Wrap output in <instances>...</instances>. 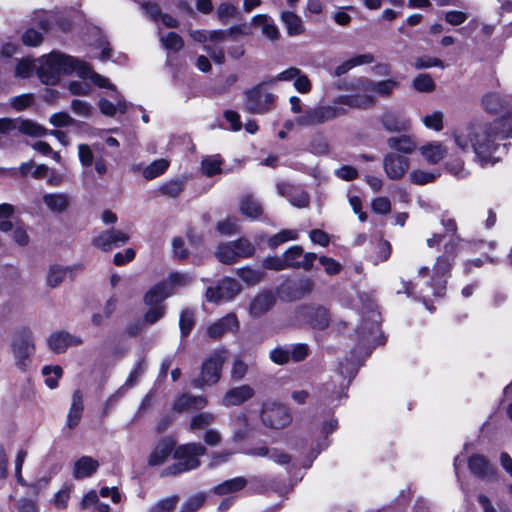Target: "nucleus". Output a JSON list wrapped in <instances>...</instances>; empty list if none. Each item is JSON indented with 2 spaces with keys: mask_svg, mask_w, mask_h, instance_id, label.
<instances>
[{
  "mask_svg": "<svg viewBox=\"0 0 512 512\" xmlns=\"http://www.w3.org/2000/svg\"><path fill=\"white\" fill-rule=\"evenodd\" d=\"M512 137V112L492 122H473L456 129L453 140L462 151L472 149L481 166L493 165L500 142Z\"/></svg>",
  "mask_w": 512,
  "mask_h": 512,
  "instance_id": "nucleus-1",
  "label": "nucleus"
},
{
  "mask_svg": "<svg viewBox=\"0 0 512 512\" xmlns=\"http://www.w3.org/2000/svg\"><path fill=\"white\" fill-rule=\"evenodd\" d=\"M374 97L369 94L340 95L332 100L331 105H322L307 109L296 118L300 127H310L332 121L346 115L349 108L367 109L375 104Z\"/></svg>",
  "mask_w": 512,
  "mask_h": 512,
  "instance_id": "nucleus-2",
  "label": "nucleus"
},
{
  "mask_svg": "<svg viewBox=\"0 0 512 512\" xmlns=\"http://www.w3.org/2000/svg\"><path fill=\"white\" fill-rule=\"evenodd\" d=\"M74 72L85 79L90 73V65L58 51H52L39 59L37 75L43 84L55 85L61 75H70Z\"/></svg>",
  "mask_w": 512,
  "mask_h": 512,
  "instance_id": "nucleus-3",
  "label": "nucleus"
},
{
  "mask_svg": "<svg viewBox=\"0 0 512 512\" xmlns=\"http://www.w3.org/2000/svg\"><path fill=\"white\" fill-rule=\"evenodd\" d=\"M206 452V447L201 443L192 442L180 445L174 451V458L177 462L168 466L162 475H178L198 468L201 464L198 458L204 456Z\"/></svg>",
  "mask_w": 512,
  "mask_h": 512,
  "instance_id": "nucleus-4",
  "label": "nucleus"
},
{
  "mask_svg": "<svg viewBox=\"0 0 512 512\" xmlns=\"http://www.w3.org/2000/svg\"><path fill=\"white\" fill-rule=\"evenodd\" d=\"M459 237L451 239L444 246V253L436 258L433 266V275L429 282L433 293L436 296H442L446 290V280L444 276L451 270L454 258L459 245Z\"/></svg>",
  "mask_w": 512,
  "mask_h": 512,
  "instance_id": "nucleus-5",
  "label": "nucleus"
},
{
  "mask_svg": "<svg viewBox=\"0 0 512 512\" xmlns=\"http://www.w3.org/2000/svg\"><path fill=\"white\" fill-rule=\"evenodd\" d=\"M265 80L244 91L245 109L252 114H265L273 109L276 96L267 91Z\"/></svg>",
  "mask_w": 512,
  "mask_h": 512,
  "instance_id": "nucleus-6",
  "label": "nucleus"
},
{
  "mask_svg": "<svg viewBox=\"0 0 512 512\" xmlns=\"http://www.w3.org/2000/svg\"><path fill=\"white\" fill-rule=\"evenodd\" d=\"M227 350L213 351L202 363L200 376L194 379L192 384L196 388L212 386L221 378L222 368L227 359Z\"/></svg>",
  "mask_w": 512,
  "mask_h": 512,
  "instance_id": "nucleus-7",
  "label": "nucleus"
},
{
  "mask_svg": "<svg viewBox=\"0 0 512 512\" xmlns=\"http://www.w3.org/2000/svg\"><path fill=\"white\" fill-rule=\"evenodd\" d=\"M11 350L16 367L26 372L32 364V356L35 353L32 333L29 330L18 332L12 340Z\"/></svg>",
  "mask_w": 512,
  "mask_h": 512,
  "instance_id": "nucleus-8",
  "label": "nucleus"
},
{
  "mask_svg": "<svg viewBox=\"0 0 512 512\" xmlns=\"http://www.w3.org/2000/svg\"><path fill=\"white\" fill-rule=\"evenodd\" d=\"M260 420L269 429H283L292 422L288 408L275 401H265L260 410Z\"/></svg>",
  "mask_w": 512,
  "mask_h": 512,
  "instance_id": "nucleus-9",
  "label": "nucleus"
},
{
  "mask_svg": "<svg viewBox=\"0 0 512 512\" xmlns=\"http://www.w3.org/2000/svg\"><path fill=\"white\" fill-rule=\"evenodd\" d=\"M22 133L32 137H41L48 133L47 129L31 120L20 118H0V146L3 138Z\"/></svg>",
  "mask_w": 512,
  "mask_h": 512,
  "instance_id": "nucleus-10",
  "label": "nucleus"
},
{
  "mask_svg": "<svg viewBox=\"0 0 512 512\" xmlns=\"http://www.w3.org/2000/svg\"><path fill=\"white\" fill-rule=\"evenodd\" d=\"M381 315L373 302H369L365 306V311L362 315L361 324L357 329V334L360 338L369 344H379L377 335L380 330Z\"/></svg>",
  "mask_w": 512,
  "mask_h": 512,
  "instance_id": "nucleus-11",
  "label": "nucleus"
},
{
  "mask_svg": "<svg viewBox=\"0 0 512 512\" xmlns=\"http://www.w3.org/2000/svg\"><path fill=\"white\" fill-rule=\"evenodd\" d=\"M399 83L393 79H386L381 81H373L370 79H357L355 82L351 83L349 87L346 89L351 90H359L362 91L363 94L372 95L380 97H388L392 94V92L398 88Z\"/></svg>",
  "mask_w": 512,
  "mask_h": 512,
  "instance_id": "nucleus-12",
  "label": "nucleus"
},
{
  "mask_svg": "<svg viewBox=\"0 0 512 512\" xmlns=\"http://www.w3.org/2000/svg\"><path fill=\"white\" fill-rule=\"evenodd\" d=\"M297 318L313 329L324 330L330 324L329 311L323 306H305L297 310Z\"/></svg>",
  "mask_w": 512,
  "mask_h": 512,
  "instance_id": "nucleus-13",
  "label": "nucleus"
},
{
  "mask_svg": "<svg viewBox=\"0 0 512 512\" xmlns=\"http://www.w3.org/2000/svg\"><path fill=\"white\" fill-rule=\"evenodd\" d=\"M241 291V285L232 278L223 279L216 287H209L206 299L209 302L230 301Z\"/></svg>",
  "mask_w": 512,
  "mask_h": 512,
  "instance_id": "nucleus-14",
  "label": "nucleus"
},
{
  "mask_svg": "<svg viewBox=\"0 0 512 512\" xmlns=\"http://www.w3.org/2000/svg\"><path fill=\"white\" fill-rule=\"evenodd\" d=\"M129 240L128 233L112 228L101 232L93 239L92 244L103 251H110L114 247L125 245Z\"/></svg>",
  "mask_w": 512,
  "mask_h": 512,
  "instance_id": "nucleus-15",
  "label": "nucleus"
},
{
  "mask_svg": "<svg viewBox=\"0 0 512 512\" xmlns=\"http://www.w3.org/2000/svg\"><path fill=\"white\" fill-rule=\"evenodd\" d=\"M383 167L386 175L393 180L401 179L410 167V161L407 157L388 153L383 159Z\"/></svg>",
  "mask_w": 512,
  "mask_h": 512,
  "instance_id": "nucleus-16",
  "label": "nucleus"
},
{
  "mask_svg": "<svg viewBox=\"0 0 512 512\" xmlns=\"http://www.w3.org/2000/svg\"><path fill=\"white\" fill-rule=\"evenodd\" d=\"M82 342L81 337L66 331L54 332L47 339L49 349L57 354L64 353L71 346H79Z\"/></svg>",
  "mask_w": 512,
  "mask_h": 512,
  "instance_id": "nucleus-17",
  "label": "nucleus"
},
{
  "mask_svg": "<svg viewBox=\"0 0 512 512\" xmlns=\"http://www.w3.org/2000/svg\"><path fill=\"white\" fill-rule=\"evenodd\" d=\"M175 449V441L172 438H162L155 444L150 452L147 459L148 465L159 466L164 464Z\"/></svg>",
  "mask_w": 512,
  "mask_h": 512,
  "instance_id": "nucleus-18",
  "label": "nucleus"
},
{
  "mask_svg": "<svg viewBox=\"0 0 512 512\" xmlns=\"http://www.w3.org/2000/svg\"><path fill=\"white\" fill-rule=\"evenodd\" d=\"M239 328V321L234 313H229L207 328V334L211 338H220L226 333L236 332Z\"/></svg>",
  "mask_w": 512,
  "mask_h": 512,
  "instance_id": "nucleus-19",
  "label": "nucleus"
},
{
  "mask_svg": "<svg viewBox=\"0 0 512 512\" xmlns=\"http://www.w3.org/2000/svg\"><path fill=\"white\" fill-rule=\"evenodd\" d=\"M468 466L471 473L482 479H491L496 476L495 467L489 460L480 454L471 456L468 460Z\"/></svg>",
  "mask_w": 512,
  "mask_h": 512,
  "instance_id": "nucleus-20",
  "label": "nucleus"
},
{
  "mask_svg": "<svg viewBox=\"0 0 512 512\" xmlns=\"http://www.w3.org/2000/svg\"><path fill=\"white\" fill-rule=\"evenodd\" d=\"M276 298L271 291H264L257 294L249 306V313L252 317L258 318L267 313L275 304Z\"/></svg>",
  "mask_w": 512,
  "mask_h": 512,
  "instance_id": "nucleus-21",
  "label": "nucleus"
},
{
  "mask_svg": "<svg viewBox=\"0 0 512 512\" xmlns=\"http://www.w3.org/2000/svg\"><path fill=\"white\" fill-rule=\"evenodd\" d=\"M253 395L254 390L249 385L235 387L225 393L222 405L226 407L240 405L252 398Z\"/></svg>",
  "mask_w": 512,
  "mask_h": 512,
  "instance_id": "nucleus-22",
  "label": "nucleus"
},
{
  "mask_svg": "<svg viewBox=\"0 0 512 512\" xmlns=\"http://www.w3.org/2000/svg\"><path fill=\"white\" fill-rule=\"evenodd\" d=\"M207 405L205 396H193L190 394H182L176 398L173 408L178 412L188 410H202Z\"/></svg>",
  "mask_w": 512,
  "mask_h": 512,
  "instance_id": "nucleus-23",
  "label": "nucleus"
},
{
  "mask_svg": "<svg viewBox=\"0 0 512 512\" xmlns=\"http://www.w3.org/2000/svg\"><path fill=\"white\" fill-rule=\"evenodd\" d=\"M99 468V462L91 456H82L79 458L73 468L75 479H84L91 477Z\"/></svg>",
  "mask_w": 512,
  "mask_h": 512,
  "instance_id": "nucleus-24",
  "label": "nucleus"
},
{
  "mask_svg": "<svg viewBox=\"0 0 512 512\" xmlns=\"http://www.w3.org/2000/svg\"><path fill=\"white\" fill-rule=\"evenodd\" d=\"M381 123L389 132H405L410 128V121L394 112H386L381 117Z\"/></svg>",
  "mask_w": 512,
  "mask_h": 512,
  "instance_id": "nucleus-25",
  "label": "nucleus"
},
{
  "mask_svg": "<svg viewBox=\"0 0 512 512\" xmlns=\"http://www.w3.org/2000/svg\"><path fill=\"white\" fill-rule=\"evenodd\" d=\"M251 23L261 29L262 34L271 41L278 40L280 32L271 18L265 14H258L252 18Z\"/></svg>",
  "mask_w": 512,
  "mask_h": 512,
  "instance_id": "nucleus-26",
  "label": "nucleus"
},
{
  "mask_svg": "<svg viewBox=\"0 0 512 512\" xmlns=\"http://www.w3.org/2000/svg\"><path fill=\"white\" fill-rule=\"evenodd\" d=\"M173 293L168 282H160L154 285L144 297L147 305H160L167 297Z\"/></svg>",
  "mask_w": 512,
  "mask_h": 512,
  "instance_id": "nucleus-27",
  "label": "nucleus"
},
{
  "mask_svg": "<svg viewBox=\"0 0 512 512\" xmlns=\"http://www.w3.org/2000/svg\"><path fill=\"white\" fill-rule=\"evenodd\" d=\"M83 396L80 390H75L72 395V403L67 415V426L70 429L75 428L82 417L83 413Z\"/></svg>",
  "mask_w": 512,
  "mask_h": 512,
  "instance_id": "nucleus-28",
  "label": "nucleus"
},
{
  "mask_svg": "<svg viewBox=\"0 0 512 512\" xmlns=\"http://www.w3.org/2000/svg\"><path fill=\"white\" fill-rule=\"evenodd\" d=\"M387 145L390 149L403 154H411L417 148V142L410 135H401L387 139Z\"/></svg>",
  "mask_w": 512,
  "mask_h": 512,
  "instance_id": "nucleus-29",
  "label": "nucleus"
},
{
  "mask_svg": "<svg viewBox=\"0 0 512 512\" xmlns=\"http://www.w3.org/2000/svg\"><path fill=\"white\" fill-rule=\"evenodd\" d=\"M43 202L53 213H63L68 209L70 199L65 193H47L43 196Z\"/></svg>",
  "mask_w": 512,
  "mask_h": 512,
  "instance_id": "nucleus-30",
  "label": "nucleus"
},
{
  "mask_svg": "<svg viewBox=\"0 0 512 512\" xmlns=\"http://www.w3.org/2000/svg\"><path fill=\"white\" fill-rule=\"evenodd\" d=\"M239 211L248 218L256 219L263 213V208L254 196L247 194L240 200Z\"/></svg>",
  "mask_w": 512,
  "mask_h": 512,
  "instance_id": "nucleus-31",
  "label": "nucleus"
},
{
  "mask_svg": "<svg viewBox=\"0 0 512 512\" xmlns=\"http://www.w3.org/2000/svg\"><path fill=\"white\" fill-rule=\"evenodd\" d=\"M420 152L429 164H437L445 157L447 149L439 142H432L422 146Z\"/></svg>",
  "mask_w": 512,
  "mask_h": 512,
  "instance_id": "nucleus-32",
  "label": "nucleus"
},
{
  "mask_svg": "<svg viewBox=\"0 0 512 512\" xmlns=\"http://www.w3.org/2000/svg\"><path fill=\"white\" fill-rule=\"evenodd\" d=\"M482 105L489 113H500L510 105V101L498 93H488L483 97Z\"/></svg>",
  "mask_w": 512,
  "mask_h": 512,
  "instance_id": "nucleus-33",
  "label": "nucleus"
},
{
  "mask_svg": "<svg viewBox=\"0 0 512 512\" xmlns=\"http://www.w3.org/2000/svg\"><path fill=\"white\" fill-rule=\"evenodd\" d=\"M374 61V56L371 53L357 55L341 63L336 67L334 74L341 76L350 71L352 68L364 64H370Z\"/></svg>",
  "mask_w": 512,
  "mask_h": 512,
  "instance_id": "nucleus-34",
  "label": "nucleus"
},
{
  "mask_svg": "<svg viewBox=\"0 0 512 512\" xmlns=\"http://www.w3.org/2000/svg\"><path fill=\"white\" fill-rule=\"evenodd\" d=\"M281 20L286 26L288 35L296 36L304 32L302 20L295 13L284 11L281 13Z\"/></svg>",
  "mask_w": 512,
  "mask_h": 512,
  "instance_id": "nucleus-35",
  "label": "nucleus"
},
{
  "mask_svg": "<svg viewBox=\"0 0 512 512\" xmlns=\"http://www.w3.org/2000/svg\"><path fill=\"white\" fill-rule=\"evenodd\" d=\"M70 271V267H64L57 264L51 265L46 277L47 286H49L50 288L57 287L64 281L68 272Z\"/></svg>",
  "mask_w": 512,
  "mask_h": 512,
  "instance_id": "nucleus-36",
  "label": "nucleus"
},
{
  "mask_svg": "<svg viewBox=\"0 0 512 512\" xmlns=\"http://www.w3.org/2000/svg\"><path fill=\"white\" fill-rule=\"evenodd\" d=\"M246 484L247 481L244 477L229 479L215 487V493L218 495H225L228 493L236 492L243 489Z\"/></svg>",
  "mask_w": 512,
  "mask_h": 512,
  "instance_id": "nucleus-37",
  "label": "nucleus"
},
{
  "mask_svg": "<svg viewBox=\"0 0 512 512\" xmlns=\"http://www.w3.org/2000/svg\"><path fill=\"white\" fill-rule=\"evenodd\" d=\"M216 416L211 412H200L192 416L190 420V430L197 431L209 427L215 422Z\"/></svg>",
  "mask_w": 512,
  "mask_h": 512,
  "instance_id": "nucleus-38",
  "label": "nucleus"
},
{
  "mask_svg": "<svg viewBox=\"0 0 512 512\" xmlns=\"http://www.w3.org/2000/svg\"><path fill=\"white\" fill-rule=\"evenodd\" d=\"M217 259L224 264H232L237 261L238 256L233 242L220 244L216 252Z\"/></svg>",
  "mask_w": 512,
  "mask_h": 512,
  "instance_id": "nucleus-39",
  "label": "nucleus"
},
{
  "mask_svg": "<svg viewBox=\"0 0 512 512\" xmlns=\"http://www.w3.org/2000/svg\"><path fill=\"white\" fill-rule=\"evenodd\" d=\"M169 167V162L165 159H158L153 161L150 165H148L143 170V177L147 180H152L162 174L165 173V171Z\"/></svg>",
  "mask_w": 512,
  "mask_h": 512,
  "instance_id": "nucleus-40",
  "label": "nucleus"
},
{
  "mask_svg": "<svg viewBox=\"0 0 512 512\" xmlns=\"http://www.w3.org/2000/svg\"><path fill=\"white\" fill-rule=\"evenodd\" d=\"M195 325V313L192 309L186 308L182 310L179 319V327L181 335L186 337L192 331Z\"/></svg>",
  "mask_w": 512,
  "mask_h": 512,
  "instance_id": "nucleus-41",
  "label": "nucleus"
},
{
  "mask_svg": "<svg viewBox=\"0 0 512 512\" xmlns=\"http://www.w3.org/2000/svg\"><path fill=\"white\" fill-rule=\"evenodd\" d=\"M221 165L222 160L219 156H208L202 160L201 169L206 176L211 177L221 172Z\"/></svg>",
  "mask_w": 512,
  "mask_h": 512,
  "instance_id": "nucleus-42",
  "label": "nucleus"
},
{
  "mask_svg": "<svg viewBox=\"0 0 512 512\" xmlns=\"http://www.w3.org/2000/svg\"><path fill=\"white\" fill-rule=\"evenodd\" d=\"M37 66L33 60L29 58H23L18 61L14 75L18 78H29L33 73L37 72Z\"/></svg>",
  "mask_w": 512,
  "mask_h": 512,
  "instance_id": "nucleus-43",
  "label": "nucleus"
},
{
  "mask_svg": "<svg viewBox=\"0 0 512 512\" xmlns=\"http://www.w3.org/2000/svg\"><path fill=\"white\" fill-rule=\"evenodd\" d=\"M233 423L235 425V429L233 432V440H243L248 435L249 431L247 416L245 414H239L238 416L235 417Z\"/></svg>",
  "mask_w": 512,
  "mask_h": 512,
  "instance_id": "nucleus-44",
  "label": "nucleus"
},
{
  "mask_svg": "<svg viewBox=\"0 0 512 512\" xmlns=\"http://www.w3.org/2000/svg\"><path fill=\"white\" fill-rule=\"evenodd\" d=\"M302 255L303 248L301 246L294 245L288 248L283 254L286 268H298L300 262L299 258H301Z\"/></svg>",
  "mask_w": 512,
  "mask_h": 512,
  "instance_id": "nucleus-45",
  "label": "nucleus"
},
{
  "mask_svg": "<svg viewBox=\"0 0 512 512\" xmlns=\"http://www.w3.org/2000/svg\"><path fill=\"white\" fill-rule=\"evenodd\" d=\"M412 87L423 93H430L435 89V82L429 74H420L412 82Z\"/></svg>",
  "mask_w": 512,
  "mask_h": 512,
  "instance_id": "nucleus-46",
  "label": "nucleus"
},
{
  "mask_svg": "<svg viewBox=\"0 0 512 512\" xmlns=\"http://www.w3.org/2000/svg\"><path fill=\"white\" fill-rule=\"evenodd\" d=\"M160 41L165 49L173 52L180 51L184 46L183 39L175 32H169L166 36H161Z\"/></svg>",
  "mask_w": 512,
  "mask_h": 512,
  "instance_id": "nucleus-47",
  "label": "nucleus"
},
{
  "mask_svg": "<svg viewBox=\"0 0 512 512\" xmlns=\"http://www.w3.org/2000/svg\"><path fill=\"white\" fill-rule=\"evenodd\" d=\"M183 189H184V181H182L180 179H173V180H170V181L164 183L163 185H161L159 190L162 195H165V196H168L171 198H175L181 194Z\"/></svg>",
  "mask_w": 512,
  "mask_h": 512,
  "instance_id": "nucleus-48",
  "label": "nucleus"
},
{
  "mask_svg": "<svg viewBox=\"0 0 512 512\" xmlns=\"http://www.w3.org/2000/svg\"><path fill=\"white\" fill-rule=\"evenodd\" d=\"M238 276L247 284L255 285L264 279L265 273L261 270L251 268H241L238 270Z\"/></svg>",
  "mask_w": 512,
  "mask_h": 512,
  "instance_id": "nucleus-49",
  "label": "nucleus"
},
{
  "mask_svg": "<svg viewBox=\"0 0 512 512\" xmlns=\"http://www.w3.org/2000/svg\"><path fill=\"white\" fill-rule=\"evenodd\" d=\"M42 374L46 377L45 383L50 389H54L58 386V380L62 375V368L56 366H45L42 369Z\"/></svg>",
  "mask_w": 512,
  "mask_h": 512,
  "instance_id": "nucleus-50",
  "label": "nucleus"
},
{
  "mask_svg": "<svg viewBox=\"0 0 512 512\" xmlns=\"http://www.w3.org/2000/svg\"><path fill=\"white\" fill-rule=\"evenodd\" d=\"M297 238V231L284 229L268 239V246L270 248H276L282 243H285L289 240H296Z\"/></svg>",
  "mask_w": 512,
  "mask_h": 512,
  "instance_id": "nucleus-51",
  "label": "nucleus"
},
{
  "mask_svg": "<svg viewBox=\"0 0 512 512\" xmlns=\"http://www.w3.org/2000/svg\"><path fill=\"white\" fill-rule=\"evenodd\" d=\"M145 370H146V362H145V359L142 358L135 363L133 369L131 370L130 374L128 375L126 382L122 388L128 389V388L133 387L137 383L139 377L143 375Z\"/></svg>",
  "mask_w": 512,
  "mask_h": 512,
  "instance_id": "nucleus-52",
  "label": "nucleus"
},
{
  "mask_svg": "<svg viewBox=\"0 0 512 512\" xmlns=\"http://www.w3.org/2000/svg\"><path fill=\"white\" fill-rule=\"evenodd\" d=\"M12 238L15 243L19 246H27L30 242V236L27 231L26 225L19 221L15 224V227L12 232Z\"/></svg>",
  "mask_w": 512,
  "mask_h": 512,
  "instance_id": "nucleus-53",
  "label": "nucleus"
},
{
  "mask_svg": "<svg viewBox=\"0 0 512 512\" xmlns=\"http://www.w3.org/2000/svg\"><path fill=\"white\" fill-rule=\"evenodd\" d=\"M439 174L415 169L410 173V180L412 183L417 185H424L433 182Z\"/></svg>",
  "mask_w": 512,
  "mask_h": 512,
  "instance_id": "nucleus-54",
  "label": "nucleus"
},
{
  "mask_svg": "<svg viewBox=\"0 0 512 512\" xmlns=\"http://www.w3.org/2000/svg\"><path fill=\"white\" fill-rule=\"evenodd\" d=\"M238 9L235 5L223 2L217 8V16L222 23H227L230 19L236 17Z\"/></svg>",
  "mask_w": 512,
  "mask_h": 512,
  "instance_id": "nucleus-55",
  "label": "nucleus"
},
{
  "mask_svg": "<svg viewBox=\"0 0 512 512\" xmlns=\"http://www.w3.org/2000/svg\"><path fill=\"white\" fill-rule=\"evenodd\" d=\"M235 245V251L238 258H248L251 257L255 252L254 245L248 241L247 239H238L236 241H232Z\"/></svg>",
  "mask_w": 512,
  "mask_h": 512,
  "instance_id": "nucleus-56",
  "label": "nucleus"
},
{
  "mask_svg": "<svg viewBox=\"0 0 512 512\" xmlns=\"http://www.w3.org/2000/svg\"><path fill=\"white\" fill-rule=\"evenodd\" d=\"M443 117L444 115L441 111H434L423 118V123L429 129L440 131L443 129Z\"/></svg>",
  "mask_w": 512,
  "mask_h": 512,
  "instance_id": "nucleus-57",
  "label": "nucleus"
},
{
  "mask_svg": "<svg viewBox=\"0 0 512 512\" xmlns=\"http://www.w3.org/2000/svg\"><path fill=\"white\" fill-rule=\"evenodd\" d=\"M318 260L328 275H337L342 270V265L331 257L320 256Z\"/></svg>",
  "mask_w": 512,
  "mask_h": 512,
  "instance_id": "nucleus-58",
  "label": "nucleus"
},
{
  "mask_svg": "<svg viewBox=\"0 0 512 512\" xmlns=\"http://www.w3.org/2000/svg\"><path fill=\"white\" fill-rule=\"evenodd\" d=\"M71 110L78 116L89 118L92 114L91 105L83 100L74 99L71 102Z\"/></svg>",
  "mask_w": 512,
  "mask_h": 512,
  "instance_id": "nucleus-59",
  "label": "nucleus"
},
{
  "mask_svg": "<svg viewBox=\"0 0 512 512\" xmlns=\"http://www.w3.org/2000/svg\"><path fill=\"white\" fill-rule=\"evenodd\" d=\"M178 496H172L159 501L149 512H172L178 502Z\"/></svg>",
  "mask_w": 512,
  "mask_h": 512,
  "instance_id": "nucleus-60",
  "label": "nucleus"
},
{
  "mask_svg": "<svg viewBox=\"0 0 512 512\" xmlns=\"http://www.w3.org/2000/svg\"><path fill=\"white\" fill-rule=\"evenodd\" d=\"M270 359L272 362L278 365L287 364L290 360L289 348L276 347L270 352Z\"/></svg>",
  "mask_w": 512,
  "mask_h": 512,
  "instance_id": "nucleus-61",
  "label": "nucleus"
},
{
  "mask_svg": "<svg viewBox=\"0 0 512 512\" xmlns=\"http://www.w3.org/2000/svg\"><path fill=\"white\" fill-rule=\"evenodd\" d=\"M34 102V96L32 94H22L11 98V106L17 110L22 111L32 105Z\"/></svg>",
  "mask_w": 512,
  "mask_h": 512,
  "instance_id": "nucleus-62",
  "label": "nucleus"
},
{
  "mask_svg": "<svg viewBox=\"0 0 512 512\" xmlns=\"http://www.w3.org/2000/svg\"><path fill=\"white\" fill-rule=\"evenodd\" d=\"M290 350V359L294 362L303 361L309 353V347L306 344L299 343L294 344L289 347Z\"/></svg>",
  "mask_w": 512,
  "mask_h": 512,
  "instance_id": "nucleus-63",
  "label": "nucleus"
},
{
  "mask_svg": "<svg viewBox=\"0 0 512 512\" xmlns=\"http://www.w3.org/2000/svg\"><path fill=\"white\" fill-rule=\"evenodd\" d=\"M42 41V34L34 29H28L22 35V42L26 46H38Z\"/></svg>",
  "mask_w": 512,
  "mask_h": 512,
  "instance_id": "nucleus-64",
  "label": "nucleus"
}]
</instances>
